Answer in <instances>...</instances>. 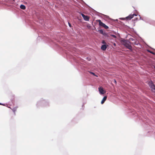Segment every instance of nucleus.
<instances>
[{"instance_id": "obj_36", "label": "nucleus", "mask_w": 155, "mask_h": 155, "mask_svg": "<svg viewBox=\"0 0 155 155\" xmlns=\"http://www.w3.org/2000/svg\"><path fill=\"white\" fill-rule=\"evenodd\" d=\"M114 21H118V19H116L115 20H114Z\"/></svg>"}, {"instance_id": "obj_19", "label": "nucleus", "mask_w": 155, "mask_h": 155, "mask_svg": "<svg viewBox=\"0 0 155 155\" xmlns=\"http://www.w3.org/2000/svg\"><path fill=\"white\" fill-rule=\"evenodd\" d=\"M35 14L38 18H40V15L39 13L38 12H35Z\"/></svg>"}, {"instance_id": "obj_17", "label": "nucleus", "mask_w": 155, "mask_h": 155, "mask_svg": "<svg viewBox=\"0 0 155 155\" xmlns=\"http://www.w3.org/2000/svg\"><path fill=\"white\" fill-rule=\"evenodd\" d=\"M78 120L76 118H74L71 120V122L73 123H76L78 122Z\"/></svg>"}, {"instance_id": "obj_21", "label": "nucleus", "mask_w": 155, "mask_h": 155, "mask_svg": "<svg viewBox=\"0 0 155 155\" xmlns=\"http://www.w3.org/2000/svg\"><path fill=\"white\" fill-rule=\"evenodd\" d=\"M17 108V107H14L12 109H11L14 112V114H15V112Z\"/></svg>"}, {"instance_id": "obj_9", "label": "nucleus", "mask_w": 155, "mask_h": 155, "mask_svg": "<svg viewBox=\"0 0 155 155\" xmlns=\"http://www.w3.org/2000/svg\"><path fill=\"white\" fill-rule=\"evenodd\" d=\"M147 84L150 88L155 86L153 82L151 80L148 81Z\"/></svg>"}, {"instance_id": "obj_14", "label": "nucleus", "mask_w": 155, "mask_h": 155, "mask_svg": "<svg viewBox=\"0 0 155 155\" xmlns=\"http://www.w3.org/2000/svg\"><path fill=\"white\" fill-rule=\"evenodd\" d=\"M107 97L106 96L104 97L101 102V104H103L104 103V102L107 100Z\"/></svg>"}, {"instance_id": "obj_3", "label": "nucleus", "mask_w": 155, "mask_h": 155, "mask_svg": "<svg viewBox=\"0 0 155 155\" xmlns=\"http://www.w3.org/2000/svg\"><path fill=\"white\" fill-rule=\"evenodd\" d=\"M96 31L99 32V33L102 35L104 37L107 38V39H108L109 38H110V36L113 37L114 38H117V36L113 34H110L109 35H108V33L106 32H104V30L103 29H101L98 30V31L96 30Z\"/></svg>"}, {"instance_id": "obj_38", "label": "nucleus", "mask_w": 155, "mask_h": 155, "mask_svg": "<svg viewBox=\"0 0 155 155\" xmlns=\"http://www.w3.org/2000/svg\"><path fill=\"white\" fill-rule=\"evenodd\" d=\"M114 33L115 34V35H116L117 34V32H116V31H114Z\"/></svg>"}, {"instance_id": "obj_6", "label": "nucleus", "mask_w": 155, "mask_h": 155, "mask_svg": "<svg viewBox=\"0 0 155 155\" xmlns=\"http://www.w3.org/2000/svg\"><path fill=\"white\" fill-rule=\"evenodd\" d=\"M144 21L147 23L149 24L150 25H152L155 26V21L151 20L147 18H145Z\"/></svg>"}, {"instance_id": "obj_23", "label": "nucleus", "mask_w": 155, "mask_h": 155, "mask_svg": "<svg viewBox=\"0 0 155 155\" xmlns=\"http://www.w3.org/2000/svg\"><path fill=\"white\" fill-rule=\"evenodd\" d=\"M102 44H103V45L104 44H107L105 42V41L104 40H102L101 42Z\"/></svg>"}, {"instance_id": "obj_32", "label": "nucleus", "mask_w": 155, "mask_h": 155, "mask_svg": "<svg viewBox=\"0 0 155 155\" xmlns=\"http://www.w3.org/2000/svg\"><path fill=\"white\" fill-rule=\"evenodd\" d=\"M129 40V41H134V39L133 38H130L129 39V40Z\"/></svg>"}, {"instance_id": "obj_8", "label": "nucleus", "mask_w": 155, "mask_h": 155, "mask_svg": "<svg viewBox=\"0 0 155 155\" xmlns=\"http://www.w3.org/2000/svg\"><path fill=\"white\" fill-rule=\"evenodd\" d=\"M98 90L100 94H104L105 92V91L104 89V88L102 87H98Z\"/></svg>"}, {"instance_id": "obj_35", "label": "nucleus", "mask_w": 155, "mask_h": 155, "mask_svg": "<svg viewBox=\"0 0 155 155\" xmlns=\"http://www.w3.org/2000/svg\"><path fill=\"white\" fill-rule=\"evenodd\" d=\"M116 84H117V81L115 79L114 80V82Z\"/></svg>"}, {"instance_id": "obj_22", "label": "nucleus", "mask_w": 155, "mask_h": 155, "mask_svg": "<svg viewBox=\"0 0 155 155\" xmlns=\"http://www.w3.org/2000/svg\"><path fill=\"white\" fill-rule=\"evenodd\" d=\"M87 28H88V29H90L91 28V26L90 25V24H88L87 25Z\"/></svg>"}, {"instance_id": "obj_26", "label": "nucleus", "mask_w": 155, "mask_h": 155, "mask_svg": "<svg viewBox=\"0 0 155 155\" xmlns=\"http://www.w3.org/2000/svg\"><path fill=\"white\" fill-rule=\"evenodd\" d=\"M138 16H139V17H140V20H143V21H144V18H142L141 17V16H140V15H138Z\"/></svg>"}, {"instance_id": "obj_4", "label": "nucleus", "mask_w": 155, "mask_h": 155, "mask_svg": "<svg viewBox=\"0 0 155 155\" xmlns=\"http://www.w3.org/2000/svg\"><path fill=\"white\" fill-rule=\"evenodd\" d=\"M67 57L70 59H72L74 61L77 62V60H76L75 57L73 55L72 52L71 51L68 52L66 53Z\"/></svg>"}, {"instance_id": "obj_25", "label": "nucleus", "mask_w": 155, "mask_h": 155, "mask_svg": "<svg viewBox=\"0 0 155 155\" xmlns=\"http://www.w3.org/2000/svg\"><path fill=\"white\" fill-rule=\"evenodd\" d=\"M105 29H107L109 28V27L105 24V25L103 27Z\"/></svg>"}, {"instance_id": "obj_41", "label": "nucleus", "mask_w": 155, "mask_h": 155, "mask_svg": "<svg viewBox=\"0 0 155 155\" xmlns=\"http://www.w3.org/2000/svg\"><path fill=\"white\" fill-rule=\"evenodd\" d=\"M96 29L95 27H94V29Z\"/></svg>"}, {"instance_id": "obj_7", "label": "nucleus", "mask_w": 155, "mask_h": 155, "mask_svg": "<svg viewBox=\"0 0 155 155\" xmlns=\"http://www.w3.org/2000/svg\"><path fill=\"white\" fill-rule=\"evenodd\" d=\"M78 13L80 14H81L84 21H89V17L88 15H84L83 13H82L81 12H79Z\"/></svg>"}, {"instance_id": "obj_34", "label": "nucleus", "mask_w": 155, "mask_h": 155, "mask_svg": "<svg viewBox=\"0 0 155 155\" xmlns=\"http://www.w3.org/2000/svg\"><path fill=\"white\" fill-rule=\"evenodd\" d=\"M0 105H3V106H5V104H3V103H0Z\"/></svg>"}, {"instance_id": "obj_28", "label": "nucleus", "mask_w": 155, "mask_h": 155, "mask_svg": "<svg viewBox=\"0 0 155 155\" xmlns=\"http://www.w3.org/2000/svg\"><path fill=\"white\" fill-rule=\"evenodd\" d=\"M119 19L122 20H126L125 18H120Z\"/></svg>"}, {"instance_id": "obj_31", "label": "nucleus", "mask_w": 155, "mask_h": 155, "mask_svg": "<svg viewBox=\"0 0 155 155\" xmlns=\"http://www.w3.org/2000/svg\"><path fill=\"white\" fill-rule=\"evenodd\" d=\"M77 19H78V20L80 22H82V19L79 18L78 17L77 18Z\"/></svg>"}, {"instance_id": "obj_40", "label": "nucleus", "mask_w": 155, "mask_h": 155, "mask_svg": "<svg viewBox=\"0 0 155 155\" xmlns=\"http://www.w3.org/2000/svg\"><path fill=\"white\" fill-rule=\"evenodd\" d=\"M152 48V49H153V50H155V49H154V48Z\"/></svg>"}, {"instance_id": "obj_1", "label": "nucleus", "mask_w": 155, "mask_h": 155, "mask_svg": "<svg viewBox=\"0 0 155 155\" xmlns=\"http://www.w3.org/2000/svg\"><path fill=\"white\" fill-rule=\"evenodd\" d=\"M36 106L37 108H39L41 107H48L50 106V102L48 100L41 98L37 102Z\"/></svg>"}, {"instance_id": "obj_10", "label": "nucleus", "mask_w": 155, "mask_h": 155, "mask_svg": "<svg viewBox=\"0 0 155 155\" xmlns=\"http://www.w3.org/2000/svg\"><path fill=\"white\" fill-rule=\"evenodd\" d=\"M108 46L109 45L107 44L102 45L101 46V48L102 51H104Z\"/></svg>"}, {"instance_id": "obj_15", "label": "nucleus", "mask_w": 155, "mask_h": 155, "mask_svg": "<svg viewBox=\"0 0 155 155\" xmlns=\"http://www.w3.org/2000/svg\"><path fill=\"white\" fill-rule=\"evenodd\" d=\"M131 44H132V45H139L140 46H141L140 44L139 43V41H137V40H136L134 42L131 43Z\"/></svg>"}, {"instance_id": "obj_37", "label": "nucleus", "mask_w": 155, "mask_h": 155, "mask_svg": "<svg viewBox=\"0 0 155 155\" xmlns=\"http://www.w3.org/2000/svg\"><path fill=\"white\" fill-rule=\"evenodd\" d=\"M113 45H114V46H116V44L115 43H114L113 44Z\"/></svg>"}, {"instance_id": "obj_30", "label": "nucleus", "mask_w": 155, "mask_h": 155, "mask_svg": "<svg viewBox=\"0 0 155 155\" xmlns=\"http://www.w3.org/2000/svg\"><path fill=\"white\" fill-rule=\"evenodd\" d=\"M132 15L133 16V18L134 17V16H137V15L134 13L133 14H132Z\"/></svg>"}, {"instance_id": "obj_29", "label": "nucleus", "mask_w": 155, "mask_h": 155, "mask_svg": "<svg viewBox=\"0 0 155 155\" xmlns=\"http://www.w3.org/2000/svg\"><path fill=\"white\" fill-rule=\"evenodd\" d=\"M68 25L71 28V27H72V26L71 25V24L69 22H68Z\"/></svg>"}, {"instance_id": "obj_12", "label": "nucleus", "mask_w": 155, "mask_h": 155, "mask_svg": "<svg viewBox=\"0 0 155 155\" xmlns=\"http://www.w3.org/2000/svg\"><path fill=\"white\" fill-rule=\"evenodd\" d=\"M133 18V16L132 15V14L129 15L125 18L126 20L128 21L130 20Z\"/></svg>"}, {"instance_id": "obj_39", "label": "nucleus", "mask_w": 155, "mask_h": 155, "mask_svg": "<svg viewBox=\"0 0 155 155\" xmlns=\"http://www.w3.org/2000/svg\"><path fill=\"white\" fill-rule=\"evenodd\" d=\"M84 106V104H83L82 105V107H83Z\"/></svg>"}, {"instance_id": "obj_13", "label": "nucleus", "mask_w": 155, "mask_h": 155, "mask_svg": "<svg viewBox=\"0 0 155 155\" xmlns=\"http://www.w3.org/2000/svg\"><path fill=\"white\" fill-rule=\"evenodd\" d=\"M96 21L97 22H98L99 25V26H102L103 27L104 26V25H105V24H104V23H103L101 21V20H100V19H98V20H96Z\"/></svg>"}, {"instance_id": "obj_5", "label": "nucleus", "mask_w": 155, "mask_h": 155, "mask_svg": "<svg viewBox=\"0 0 155 155\" xmlns=\"http://www.w3.org/2000/svg\"><path fill=\"white\" fill-rule=\"evenodd\" d=\"M81 0L85 5H86L87 6L90 8H91L92 9L93 12L95 13V14H96V15H97V16H100V15H103L104 17H105L107 18H109V16H108L107 15H105L103 14H102V13H99V12H97V11H96L94 10V9H93V8H92L89 5H87L83 0Z\"/></svg>"}, {"instance_id": "obj_33", "label": "nucleus", "mask_w": 155, "mask_h": 155, "mask_svg": "<svg viewBox=\"0 0 155 155\" xmlns=\"http://www.w3.org/2000/svg\"><path fill=\"white\" fill-rule=\"evenodd\" d=\"M132 29L133 30V31L134 32V33L137 34V33L136 31L134 30L133 28H132Z\"/></svg>"}, {"instance_id": "obj_20", "label": "nucleus", "mask_w": 155, "mask_h": 155, "mask_svg": "<svg viewBox=\"0 0 155 155\" xmlns=\"http://www.w3.org/2000/svg\"><path fill=\"white\" fill-rule=\"evenodd\" d=\"M147 52H149V53H151V54H155V53L154 52H153V51L147 49Z\"/></svg>"}, {"instance_id": "obj_42", "label": "nucleus", "mask_w": 155, "mask_h": 155, "mask_svg": "<svg viewBox=\"0 0 155 155\" xmlns=\"http://www.w3.org/2000/svg\"><path fill=\"white\" fill-rule=\"evenodd\" d=\"M126 26H127V27H128V26H127V25H126Z\"/></svg>"}, {"instance_id": "obj_11", "label": "nucleus", "mask_w": 155, "mask_h": 155, "mask_svg": "<svg viewBox=\"0 0 155 155\" xmlns=\"http://www.w3.org/2000/svg\"><path fill=\"white\" fill-rule=\"evenodd\" d=\"M47 40L48 41V42L50 43L52 45H55L56 46H58V45L54 43L53 41H52L51 39L50 38H48Z\"/></svg>"}, {"instance_id": "obj_16", "label": "nucleus", "mask_w": 155, "mask_h": 155, "mask_svg": "<svg viewBox=\"0 0 155 155\" xmlns=\"http://www.w3.org/2000/svg\"><path fill=\"white\" fill-rule=\"evenodd\" d=\"M20 8L22 10H25L26 9V6L23 4H21L20 6Z\"/></svg>"}, {"instance_id": "obj_2", "label": "nucleus", "mask_w": 155, "mask_h": 155, "mask_svg": "<svg viewBox=\"0 0 155 155\" xmlns=\"http://www.w3.org/2000/svg\"><path fill=\"white\" fill-rule=\"evenodd\" d=\"M120 41L121 44L124 45L127 48L129 49L130 51H132L133 49L132 46L130 44L131 42L128 40H125L124 38H121Z\"/></svg>"}, {"instance_id": "obj_24", "label": "nucleus", "mask_w": 155, "mask_h": 155, "mask_svg": "<svg viewBox=\"0 0 155 155\" xmlns=\"http://www.w3.org/2000/svg\"><path fill=\"white\" fill-rule=\"evenodd\" d=\"M85 59L88 61H90L91 60V58H90L88 57H87L85 58Z\"/></svg>"}, {"instance_id": "obj_27", "label": "nucleus", "mask_w": 155, "mask_h": 155, "mask_svg": "<svg viewBox=\"0 0 155 155\" xmlns=\"http://www.w3.org/2000/svg\"><path fill=\"white\" fill-rule=\"evenodd\" d=\"M138 20V18H134V19H133L132 20V21H137Z\"/></svg>"}, {"instance_id": "obj_18", "label": "nucleus", "mask_w": 155, "mask_h": 155, "mask_svg": "<svg viewBox=\"0 0 155 155\" xmlns=\"http://www.w3.org/2000/svg\"><path fill=\"white\" fill-rule=\"evenodd\" d=\"M88 71L89 72V73L93 75V76H96V77H98V76L97 75H96L93 72H91V71Z\"/></svg>"}]
</instances>
